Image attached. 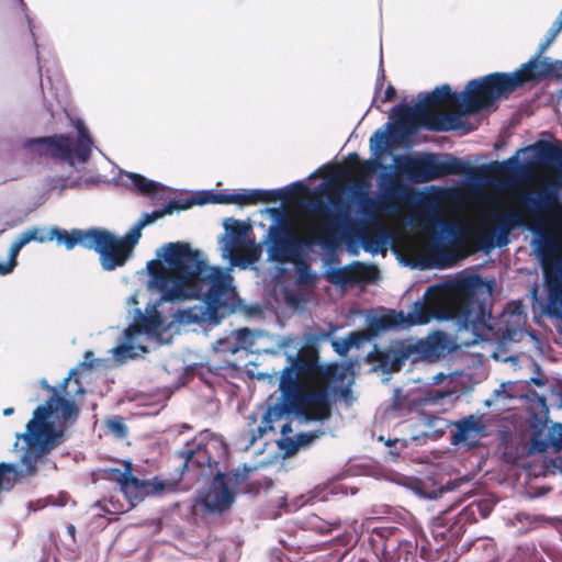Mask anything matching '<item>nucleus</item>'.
Returning <instances> with one entry per match:
<instances>
[{
	"mask_svg": "<svg viewBox=\"0 0 562 562\" xmlns=\"http://www.w3.org/2000/svg\"><path fill=\"white\" fill-rule=\"evenodd\" d=\"M164 261L150 260L147 270L153 284L165 302L200 297L203 302L177 314L182 324H212L236 310V292L233 278L220 267H211L188 243L176 241L164 246Z\"/></svg>",
	"mask_w": 562,
	"mask_h": 562,
	"instance_id": "obj_1",
	"label": "nucleus"
},
{
	"mask_svg": "<svg viewBox=\"0 0 562 562\" xmlns=\"http://www.w3.org/2000/svg\"><path fill=\"white\" fill-rule=\"evenodd\" d=\"M288 360L290 364L280 375V396L274 404L268 405L262 425L251 429L250 445L273 430V424L284 416L294 415L307 422H323L331 416L330 383L342 376L337 367L322 366L313 348H303Z\"/></svg>",
	"mask_w": 562,
	"mask_h": 562,
	"instance_id": "obj_2",
	"label": "nucleus"
},
{
	"mask_svg": "<svg viewBox=\"0 0 562 562\" xmlns=\"http://www.w3.org/2000/svg\"><path fill=\"white\" fill-rule=\"evenodd\" d=\"M488 301V295L479 293L467 282H460L452 289L431 285L426 290L423 299L413 304L411 312L405 314L403 311L389 310L387 313L371 318L368 330L371 335H378L380 331L393 328L424 325L437 318L453 321L459 330L472 334L473 337L469 344H476L484 340L492 330L490 325L492 311Z\"/></svg>",
	"mask_w": 562,
	"mask_h": 562,
	"instance_id": "obj_3",
	"label": "nucleus"
},
{
	"mask_svg": "<svg viewBox=\"0 0 562 562\" xmlns=\"http://www.w3.org/2000/svg\"><path fill=\"white\" fill-rule=\"evenodd\" d=\"M533 150L539 168L554 178L549 180L537 195L531 192L516 195V201L520 205L518 210L501 211L494 207L488 213V217L495 222V225L487 233L480 231L477 235L480 248L490 250L495 246L504 247L509 243L510 232L526 226L527 218L540 222L543 213L562 210L559 200V191L562 188V147L539 140L533 145Z\"/></svg>",
	"mask_w": 562,
	"mask_h": 562,
	"instance_id": "obj_4",
	"label": "nucleus"
},
{
	"mask_svg": "<svg viewBox=\"0 0 562 562\" xmlns=\"http://www.w3.org/2000/svg\"><path fill=\"white\" fill-rule=\"evenodd\" d=\"M47 389L54 393L53 396L34 409L26 431L16 434L18 440L23 439L27 446L21 458V468L13 463H0V484L3 487H11L15 480L36 475L38 463H44V458L64 441V430L57 429L49 420L54 413L64 420H72L78 416L79 411L74 401L58 396L53 386Z\"/></svg>",
	"mask_w": 562,
	"mask_h": 562,
	"instance_id": "obj_5",
	"label": "nucleus"
},
{
	"mask_svg": "<svg viewBox=\"0 0 562 562\" xmlns=\"http://www.w3.org/2000/svg\"><path fill=\"white\" fill-rule=\"evenodd\" d=\"M460 103V95L452 91L448 83L436 87L432 91L419 95V102L414 106L398 104L393 108L394 127L402 136L414 134L418 126L434 132H448L459 128V117L454 114L436 113L442 103Z\"/></svg>",
	"mask_w": 562,
	"mask_h": 562,
	"instance_id": "obj_6",
	"label": "nucleus"
},
{
	"mask_svg": "<svg viewBox=\"0 0 562 562\" xmlns=\"http://www.w3.org/2000/svg\"><path fill=\"white\" fill-rule=\"evenodd\" d=\"M524 64L513 72H493L472 79L464 91V113H475L508 99L518 88L529 83Z\"/></svg>",
	"mask_w": 562,
	"mask_h": 562,
	"instance_id": "obj_7",
	"label": "nucleus"
},
{
	"mask_svg": "<svg viewBox=\"0 0 562 562\" xmlns=\"http://www.w3.org/2000/svg\"><path fill=\"white\" fill-rule=\"evenodd\" d=\"M226 456L227 448L222 440L213 436H203L199 441L188 443L177 452L180 471L177 479L171 481H177L178 484L182 477H188L199 482L218 475L223 473L220 464Z\"/></svg>",
	"mask_w": 562,
	"mask_h": 562,
	"instance_id": "obj_8",
	"label": "nucleus"
},
{
	"mask_svg": "<svg viewBox=\"0 0 562 562\" xmlns=\"http://www.w3.org/2000/svg\"><path fill=\"white\" fill-rule=\"evenodd\" d=\"M368 542L380 562H430L437 553L422 547L415 536L402 539L393 527H374L368 536Z\"/></svg>",
	"mask_w": 562,
	"mask_h": 562,
	"instance_id": "obj_9",
	"label": "nucleus"
},
{
	"mask_svg": "<svg viewBox=\"0 0 562 562\" xmlns=\"http://www.w3.org/2000/svg\"><path fill=\"white\" fill-rule=\"evenodd\" d=\"M437 353V344L428 339L413 338L395 340L389 347L381 349L374 346L368 359L376 362L384 373L398 372L407 360L413 363L431 359Z\"/></svg>",
	"mask_w": 562,
	"mask_h": 562,
	"instance_id": "obj_10",
	"label": "nucleus"
},
{
	"mask_svg": "<svg viewBox=\"0 0 562 562\" xmlns=\"http://www.w3.org/2000/svg\"><path fill=\"white\" fill-rule=\"evenodd\" d=\"M78 137L74 143L68 135L55 134L53 136H44L32 138L27 142L30 147L35 146L40 156H47L56 160L65 161L69 166H74V157L79 162H87L90 159L93 140L83 124H77Z\"/></svg>",
	"mask_w": 562,
	"mask_h": 562,
	"instance_id": "obj_11",
	"label": "nucleus"
},
{
	"mask_svg": "<svg viewBox=\"0 0 562 562\" xmlns=\"http://www.w3.org/2000/svg\"><path fill=\"white\" fill-rule=\"evenodd\" d=\"M369 186L368 181L359 180L357 183L358 190L353 193L361 214L369 218H372L380 213L396 212L401 203L411 192V189L393 175H385L382 177L380 181L382 194L378 199L369 196Z\"/></svg>",
	"mask_w": 562,
	"mask_h": 562,
	"instance_id": "obj_12",
	"label": "nucleus"
},
{
	"mask_svg": "<svg viewBox=\"0 0 562 562\" xmlns=\"http://www.w3.org/2000/svg\"><path fill=\"white\" fill-rule=\"evenodd\" d=\"M401 170L412 182L424 183L451 175H471L474 168L453 156L441 161L429 154L423 157H405Z\"/></svg>",
	"mask_w": 562,
	"mask_h": 562,
	"instance_id": "obj_13",
	"label": "nucleus"
},
{
	"mask_svg": "<svg viewBox=\"0 0 562 562\" xmlns=\"http://www.w3.org/2000/svg\"><path fill=\"white\" fill-rule=\"evenodd\" d=\"M254 470L248 465H244L241 470L237 469L227 476L225 473L213 476L214 481L207 492L202 496L201 504L207 513L221 514L228 509L235 499L234 492L229 488L228 483L239 486L249 477V473Z\"/></svg>",
	"mask_w": 562,
	"mask_h": 562,
	"instance_id": "obj_14",
	"label": "nucleus"
},
{
	"mask_svg": "<svg viewBox=\"0 0 562 562\" xmlns=\"http://www.w3.org/2000/svg\"><path fill=\"white\" fill-rule=\"evenodd\" d=\"M538 255L543 270L548 301L551 305L562 307V258L559 247L552 237L542 239L538 245Z\"/></svg>",
	"mask_w": 562,
	"mask_h": 562,
	"instance_id": "obj_15",
	"label": "nucleus"
},
{
	"mask_svg": "<svg viewBox=\"0 0 562 562\" xmlns=\"http://www.w3.org/2000/svg\"><path fill=\"white\" fill-rule=\"evenodd\" d=\"M271 246L270 257L281 263L291 262L302 255L305 244L299 238L288 224L270 227Z\"/></svg>",
	"mask_w": 562,
	"mask_h": 562,
	"instance_id": "obj_16",
	"label": "nucleus"
},
{
	"mask_svg": "<svg viewBox=\"0 0 562 562\" xmlns=\"http://www.w3.org/2000/svg\"><path fill=\"white\" fill-rule=\"evenodd\" d=\"M176 490L177 481L161 480L159 476H154L150 480H139L133 472H130L120 491L131 505L134 506L135 503L143 501L148 495L173 492Z\"/></svg>",
	"mask_w": 562,
	"mask_h": 562,
	"instance_id": "obj_17",
	"label": "nucleus"
},
{
	"mask_svg": "<svg viewBox=\"0 0 562 562\" xmlns=\"http://www.w3.org/2000/svg\"><path fill=\"white\" fill-rule=\"evenodd\" d=\"M341 224L340 216L327 215L324 222L307 229V244H317L326 249L336 248L342 236Z\"/></svg>",
	"mask_w": 562,
	"mask_h": 562,
	"instance_id": "obj_18",
	"label": "nucleus"
},
{
	"mask_svg": "<svg viewBox=\"0 0 562 562\" xmlns=\"http://www.w3.org/2000/svg\"><path fill=\"white\" fill-rule=\"evenodd\" d=\"M103 239V245L98 248L102 268L106 271H111L124 266L131 252L126 249L120 238L105 229Z\"/></svg>",
	"mask_w": 562,
	"mask_h": 562,
	"instance_id": "obj_19",
	"label": "nucleus"
},
{
	"mask_svg": "<svg viewBox=\"0 0 562 562\" xmlns=\"http://www.w3.org/2000/svg\"><path fill=\"white\" fill-rule=\"evenodd\" d=\"M104 233L105 229L99 227L89 229L72 228L69 232L61 228V234L59 235L61 237L60 245H64L67 250H71L79 245L82 248L98 252L99 246H102L104 243Z\"/></svg>",
	"mask_w": 562,
	"mask_h": 562,
	"instance_id": "obj_20",
	"label": "nucleus"
},
{
	"mask_svg": "<svg viewBox=\"0 0 562 562\" xmlns=\"http://www.w3.org/2000/svg\"><path fill=\"white\" fill-rule=\"evenodd\" d=\"M549 448L554 453L562 450V425L554 424L550 428L546 425L535 429L529 440V453L547 452Z\"/></svg>",
	"mask_w": 562,
	"mask_h": 562,
	"instance_id": "obj_21",
	"label": "nucleus"
},
{
	"mask_svg": "<svg viewBox=\"0 0 562 562\" xmlns=\"http://www.w3.org/2000/svg\"><path fill=\"white\" fill-rule=\"evenodd\" d=\"M454 431L451 435L453 445L472 442L486 435L484 415H469L453 423Z\"/></svg>",
	"mask_w": 562,
	"mask_h": 562,
	"instance_id": "obj_22",
	"label": "nucleus"
},
{
	"mask_svg": "<svg viewBox=\"0 0 562 562\" xmlns=\"http://www.w3.org/2000/svg\"><path fill=\"white\" fill-rule=\"evenodd\" d=\"M524 66L529 83H538L550 75L562 79V60L550 61L548 57L538 60V57H531Z\"/></svg>",
	"mask_w": 562,
	"mask_h": 562,
	"instance_id": "obj_23",
	"label": "nucleus"
},
{
	"mask_svg": "<svg viewBox=\"0 0 562 562\" xmlns=\"http://www.w3.org/2000/svg\"><path fill=\"white\" fill-rule=\"evenodd\" d=\"M290 190H243L241 192L232 193L233 204L238 205H256L260 202H277L289 198Z\"/></svg>",
	"mask_w": 562,
	"mask_h": 562,
	"instance_id": "obj_24",
	"label": "nucleus"
},
{
	"mask_svg": "<svg viewBox=\"0 0 562 562\" xmlns=\"http://www.w3.org/2000/svg\"><path fill=\"white\" fill-rule=\"evenodd\" d=\"M389 238V231L379 221L371 222L361 234L363 249L373 255L385 250Z\"/></svg>",
	"mask_w": 562,
	"mask_h": 562,
	"instance_id": "obj_25",
	"label": "nucleus"
},
{
	"mask_svg": "<svg viewBox=\"0 0 562 562\" xmlns=\"http://www.w3.org/2000/svg\"><path fill=\"white\" fill-rule=\"evenodd\" d=\"M224 227L228 238L226 239L223 251H236V249L243 246L244 243L248 241L249 225L234 218H227L224 223Z\"/></svg>",
	"mask_w": 562,
	"mask_h": 562,
	"instance_id": "obj_26",
	"label": "nucleus"
},
{
	"mask_svg": "<svg viewBox=\"0 0 562 562\" xmlns=\"http://www.w3.org/2000/svg\"><path fill=\"white\" fill-rule=\"evenodd\" d=\"M260 248L252 241L248 240L238 247L236 251H227L226 256L229 257L231 262L243 268L248 267L259 260Z\"/></svg>",
	"mask_w": 562,
	"mask_h": 562,
	"instance_id": "obj_27",
	"label": "nucleus"
},
{
	"mask_svg": "<svg viewBox=\"0 0 562 562\" xmlns=\"http://www.w3.org/2000/svg\"><path fill=\"white\" fill-rule=\"evenodd\" d=\"M291 263H294L295 283L300 288L313 289L316 286L318 276L312 271L310 263L304 259L303 255L292 260Z\"/></svg>",
	"mask_w": 562,
	"mask_h": 562,
	"instance_id": "obj_28",
	"label": "nucleus"
},
{
	"mask_svg": "<svg viewBox=\"0 0 562 562\" xmlns=\"http://www.w3.org/2000/svg\"><path fill=\"white\" fill-rule=\"evenodd\" d=\"M160 326V319L156 315H142L134 324L125 329V336L128 339H133L138 334H153Z\"/></svg>",
	"mask_w": 562,
	"mask_h": 562,
	"instance_id": "obj_29",
	"label": "nucleus"
},
{
	"mask_svg": "<svg viewBox=\"0 0 562 562\" xmlns=\"http://www.w3.org/2000/svg\"><path fill=\"white\" fill-rule=\"evenodd\" d=\"M61 234V228L59 227H52L49 231H45L38 227H31L22 233L23 238H26V244L31 241H37V243H46L56 240L58 245H60L59 235Z\"/></svg>",
	"mask_w": 562,
	"mask_h": 562,
	"instance_id": "obj_30",
	"label": "nucleus"
},
{
	"mask_svg": "<svg viewBox=\"0 0 562 562\" xmlns=\"http://www.w3.org/2000/svg\"><path fill=\"white\" fill-rule=\"evenodd\" d=\"M328 282L335 285H353L355 284V263L349 267L329 269L325 272Z\"/></svg>",
	"mask_w": 562,
	"mask_h": 562,
	"instance_id": "obj_31",
	"label": "nucleus"
},
{
	"mask_svg": "<svg viewBox=\"0 0 562 562\" xmlns=\"http://www.w3.org/2000/svg\"><path fill=\"white\" fill-rule=\"evenodd\" d=\"M465 532V526L462 521H459L457 518L448 527H437L434 530L435 538L440 537L445 544H453L457 542Z\"/></svg>",
	"mask_w": 562,
	"mask_h": 562,
	"instance_id": "obj_32",
	"label": "nucleus"
},
{
	"mask_svg": "<svg viewBox=\"0 0 562 562\" xmlns=\"http://www.w3.org/2000/svg\"><path fill=\"white\" fill-rule=\"evenodd\" d=\"M25 245H27L26 238H23L22 234H20L10 247L8 260L4 263H0V276L13 272L14 268L18 266V255Z\"/></svg>",
	"mask_w": 562,
	"mask_h": 562,
	"instance_id": "obj_33",
	"label": "nucleus"
},
{
	"mask_svg": "<svg viewBox=\"0 0 562 562\" xmlns=\"http://www.w3.org/2000/svg\"><path fill=\"white\" fill-rule=\"evenodd\" d=\"M122 464L124 467L123 470L116 468H108L102 470V477L106 481L117 483L120 488L126 481L128 473L133 472V464L130 460L122 461Z\"/></svg>",
	"mask_w": 562,
	"mask_h": 562,
	"instance_id": "obj_34",
	"label": "nucleus"
},
{
	"mask_svg": "<svg viewBox=\"0 0 562 562\" xmlns=\"http://www.w3.org/2000/svg\"><path fill=\"white\" fill-rule=\"evenodd\" d=\"M173 211H178V201L173 200L167 203L162 209L155 210L151 213H145L142 218L138 221L139 227H145L155 221L164 217L165 215H170Z\"/></svg>",
	"mask_w": 562,
	"mask_h": 562,
	"instance_id": "obj_35",
	"label": "nucleus"
},
{
	"mask_svg": "<svg viewBox=\"0 0 562 562\" xmlns=\"http://www.w3.org/2000/svg\"><path fill=\"white\" fill-rule=\"evenodd\" d=\"M379 278V270L374 266L355 262V284L360 282L374 283Z\"/></svg>",
	"mask_w": 562,
	"mask_h": 562,
	"instance_id": "obj_36",
	"label": "nucleus"
},
{
	"mask_svg": "<svg viewBox=\"0 0 562 562\" xmlns=\"http://www.w3.org/2000/svg\"><path fill=\"white\" fill-rule=\"evenodd\" d=\"M347 164L350 167H359V172L363 177H369L372 172L380 167V164L376 159H369L363 162L360 160V156L357 153H350L347 157Z\"/></svg>",
	"mask_w": 562,
	"mask_h": 562,
	"instance_id": "obj_37",
	"label": "nucleus"
},
{
	"mask_svg": "<svg viewBox=\"0 0 562 562\" xmlns=\"http://www.w3.org/2000/svg\"><path fill=\"white\" fill-rule=\"evenodd\" d=\"M475 550L481 551V562H499V553L495 542L484 539L475 544Z\"/></svg>",
	"mask_w": 562,
	"mask_h": 562,
	"instance_id": "obj_38",
	"label": "nucleus"
},
{
	"mask_svg": "<svg viewBox=\"0 0 562 562\" xmlns=\"http://www.w3.org/2000/svg\"><path fill=\"white\" fill-rule=\"evenodd\" d=\"M131 187L136 189L139 193L145 195L154 194L158 190V183L146 179L138 173H130Z\"/></svg>",
	"mask_w": 562,
	"mask_h": 562,
	"instance_id": "obj_39",
	"label": "nucleus"
},
{
	"mask_svg": "<svg viewBox=\"0 0 562 562\" xmlns=\"http://www.w3.org/2000/svg\"><path fill=\"white\" fill-rule=\"evenodd\" d=\"M232 335L235 339V345L228 348L232 353L237 352L239 349H247L252 345V334L247 327L236 329Z\"/></svg>",
	"mask_w": 562,
	"mask_h": 562,
	"instance_id": "obj_40",
	"label": "nucleus"
},
{
	"mask_svg": "<svg viewBox=\"0 0 562 562\" xmlns=\"http://www.w3.org/2000/svg\"><path fill=\"white\" fill-rule=\"evenodd\" d=\"M492 167L499 175H503L506 177L515 176L518 172V170L520 169V164L518 160V153L502 162L493 164Z\"/></svg>",
	"mask_w": 562,
	"mask_h": 562,
	"instance_id": "obj_41",
	"label": "nucleus"
},
{
	"mask_svg": "<svg viewBox=\"0 0 562 562\" xmlns=\"http://www.w3.org/2000/svg\"><path fill=\"white\" fill-rule=\"evenodd\" d=\"M213 203V191H200L184 202L178 201V211L190 209L193 205Z\"/></svg>",
	"mask_w": 562,
	"mask_h": 562,
	"instance_id": "obj_42",
	"label": "nucleus"
},
{
	"mask_svg": "<svg viewBox=\"0 0 562 562\" xmlns=\"http://www.w3.org/2000/svg\"><path fill=\"white\" fill-rule=\"evenodd\" d=\"M427 250L438 261L440 267L446 266L443 263L446 246L442 243L441 238H439V237L431 238L427 244Z\"/></svg>",
	"mask_w": 562,
	"mask_h": 562,
	"instance_id": "obj_43",
	"label": "nucleus"
},
{
	"mask_svg": "<svg viewBox=\"0 0 562 562\" xmlns=\"http://www.w3.org/2000/svg\"><path fill=\"white\" fill-rule=\"evenodd\" d=\"M321 435H323V431H315V432H301L296 436L295 441H290L291 447H289V452H295L301 447L308 446L312 443L315 439H317Z\"/></svg>",
	"mask_w": 562,
	"mask_h": 562,
	"instance_id": "obj_44",
	"label": "nucleus"
},
{
	"mask_svg": "<svg viewBox=\"0 0 562 562\" xmlns=\"http://www.w3.org/2000/svg\"><path fill=\"white\" fill-rule=\"evenodd\" d=\"M364 337L363 333L352 331L348 335V337L341 341H335L334 347L337 352L340 355L347 352L351 347L357 346L359 340Z\"/></svg>",
	"mask_w": 562,
	"mask_h": 562,
	"instance_id": "obj_45",
	"label": "nucleus"
},
{
	"mask_svg": "<svg viewBox=\"0 0 562 562\" xmlns=\"http://www.w3.org/2000/svg\"><path fill=\"white\" fill-rule=\"evenodd\" d=\"M390 135L387 132L378 130L374 132V134L370 138V148L375 154L379 151H382L385 149V147L389 145Z\"/></svg>",
	"mask_w": 562,
	"mask_h": 562,
	"instance_id": "obj_46",
	"label": "nucleus"
},
{
	"mask_svg": "<svg viewBox=\"0 0 562 562\" xmlns=\"http://www.w3.org/2000/svg\"><path fill=\"white\" fill-rule=\"evenodd\" d=\"M142 229L143 227H139V225L136 224L124 237L120 238L131 254L142 236Z\"/></svg>",
	"mask_w": 562,
	"mask_h": 562,
	"instance_id": "obj_47",
	"label": "nucleus"
},
{
	"mask_svg": "<svg viewBox=\"0 0 562 562\" xmlns=\"http://www.w3.org/2000/svg\"><path fill=\"white\" fill-rule=\"evenodd\" d=\"M477 512L472 503L465 506L456 517L459 521H462L464 526L468 524H474L477 521Z\"/></svg>",
	"mask_w": 562,
	"mask_h": 562,
	"instance_id": "obj_48",
	"label": "nucleus"
},
{
	"mask_svg": "<svg viewBox=\"0 0 562 562\" xmlns=\"http://www.w3.org/2000/svg\"><path fill=\"white\" fill-rule=\"evenodd\" d=\"M472 504L474 505V507L477 512V515L481 518H487L494 507L493 502L490 499H480V501L472 502Z\"/></svg>",
	"mask_w": 562,
	"mask_h": 562,
	"instance_id": "obj_49",
	"label": "nucleus"
},
{
	"mask_svg": "<svg viewBox=\"0 0 562 562\" xmlns=\"http://www.w3.org/2000/svg\"><path fill=\"white\" fill-rule=\"evenodd\" d=\"M106 427L117 435L119 437H124L126 435V426L124 425L122 418H112L106 422Z\"/></svg>",
	"mask_w": 562,
	"mask_h": 562,
	"instance_id": "obj_50",
	"label": "nucleus"
},
{
	"mask_svg": "<svg viewBox=\"0 0 562 562\" xmlns=\"http://www.w3.org/2000/svg\"><path fill=\"white\" fill-rule=\"evenodd\" d=\"M307 207L312 213L315 214L324 213L325 211H327L324 202L315 194H313L312 198L310 199Z\"/></svg>",
	"mask_w": 562,
	"mask_h": 562,
	"instance_id": "obj_51",
	"label": "nucleus"
},
{
	"mask_svg": "<svg viewBox=\"0 0 562 562\" xmlns=\"http://www.w3.org/2000/svg\"><path fill=\"white\" fill-rule=\"evenodd\" d=\"M213 204H233L232 193L213 191Z\"/></svg>",
	"mask_w": 562,
	"mask_h": 562,
	"instance_id": "obj_52",
	"label": "nucleus"
},
{
	"mask_svg": "<svg viewBox=\"0 0 562 562\" xmlns=\"http://www.w3.org/2000/svg\"><path fill=\"white\" fill-rule=\"evenodd\" d=\"M561 31H562V11L559 13L558 18L552 23L550 30L548 31V34L555 40Z\"/></svg>",
	"mask_w": 562,
	"mask_h": 562,
	"instance_id": "obj_53",
	"label": "nucleus"
},
{
	"mask_svg": "<svg viewBox=\"0 0 562 562\" xmlns=\"http://www.w3.org/2000/svg\"><path fill=\"white\" fill-rule=\"evenodd\" d=\"M554 42V38L547 34L546 41L541 43L538 47V50L533 57H538V60H542V55L547 50V48Z\"/></svg>",
	"mask_w": 562,
	"mask_h": 562,
	"instance_id": "obj_54",
	"label": "nucleus"
},
{
	"mask_svg": "<svg viewBox=\"0 0 562 562\" xmlns=\"http://www.w3.org/2000/svg\"><path fill=\"white\" fill-rule=\"evenodd\" d=\"M445 397V393L440 391L429 392L428 395L422 400L423 403H437L439 400Z\"/></svg>",
	"mask_w": 562,
	"mask_h": 562,
	"instance_id": "obj_55",
	"label": "nucleus"
},
{
	"mask_svg": "<svg viewBox=\"0 0 562 562\" xmlns=\"http://www.w3.org/2000/svg\"><path fill=\"white\" fill-rule=\"evenodd\" d=\"M81 367L91 370L94 367L93 352L88 350L85 352V361L81 362Z\"/></svg>",
	"mask_w": 562,
	"mask_h": 562,
	"instance_id": "obj_56",
	"label": "nucleus"
},
{
	"mask_svg": "<svg viewBox=\"0 0 562 562\" xmlns=\"http://www.w3.org/2000/svg\"><path fill=\"white\" fill-rule=\"evenodd\" d=\"M515 519L517 521H520V522L526 521L529 525H532V524L536 522V517L535 516H531V515H528V514H525V513L516 514Z\"/></svg>",
	"mask_w": 562,
	"mask_h": 562,
	"instance_id": "obj_57",
	"label": "nucleus"
},
{
	"mask_svg": "<svg viewBox=\"0 0 562 562\" xmlns=\"http://www.w3.org/2000/svg\"><path fill=\"white\" fill-rule=\"evenodd\" d=\"M395 95H396V90L392 85H390L384 92L382 102H389V101L393 100L395 98Z\"/></svg>",
	"mask_w": 562,
	"mask_h": 562,
	"instance_id": "obj_58",
	"label": "nucleus"
},
{
	"mask_svg": "<svg viewBox=\"0 0 562 562\" xmlns=\"http://www.w3.org/2000/svg\"><path fill=\"white\" fill-rule=\"evenodd\" d=\"M437 223H442L441 221H439L436 216L434 215H427L425 216L424 218V227L425 229H428L431 225L434 224H437Z\"/></svg>",
	"mask_w": 562,
	"mask_h": 562,
	"instance_id": "obj_59",
	"label": "nucleus"
},
{
	"mask_svg": "<svg viewBox=\"0 0 562 562\" xmlns=\"http://www.w3.org/2000/svg\"><path fill=\"white\" fill-rule=\"evenodd\" d=\"M132 350V347L128 346V345H121V346H117L115 349H114V352L119 356H124L125 353L130 352Z\"/></svg>",
	"mask_w": 562,
	"mask_h": 562,
	"instance_id": "obj_60",
	"label": "nucleus"
},
{
	"mask_svg": "<svg viewBox=\"0 0 562 562\" xmlns=\"http://www.w3.org/2000/svg\"><path fill=\"white\" fill-rule=\"evenodd\" d=\"M448 232H449L450 235L457 236L458 233L460 232V228L457 225H454V224H449Z\"/></svg>",
	"mask_w": 562,
	"mask_h": 562,
	"instance_id": "obj_61",
	"label": "nucleus"
},
{
	"mask_svg": "<svg viewBox=\"0 0 562 562\" xmlns=\"http://www.w3.org/2000/svg\"><path fill=\"white\" fill-rule=\"evenodd\" d=\"M263 485H265L267 488H268V487H270V486L272 485L271 480H269V479L265 477V479H263V484H262L261 482H258V483H257V487H256V490H259V488H260V487H262Z\"/></svg>",
	"mask_w": 562,
	"mask_h": 562,
	"instance_id": "obj_62",
	"label": "nucleus"
},
{
	"mask_svg": "<svg viewBox=\"0 0 562 562\" xmlns=\"http://www.w3.org/2000/svg\"><path fill=\"white\" fill-rule=\"evenodd\" d=\"M291 431H292V429H291V424L290 423H288V424L282 426L281 432L283 435H286L288 432H291Z\"/></svg>",
	"mask_w": 562,
	"mask_h": 562,
	"instance_id": "obj_63",
	"label": "nucleus"
},
{
	"mask_svg": "<svg viewBox=\"0 0 562 562\" xmlns=\"http://www.w3.org/2000/svg\"><path fill=\"white\" fill-rule=\"evenodd\" d=\"M349 562H370V561L364 559V558H362V557L353 555Z\"/></svg>",
	"mask_w": 562,
	"mask_h": 562,
	"instance_id": "obj_64",
	"label": "nucleus"
}]
</instances>
